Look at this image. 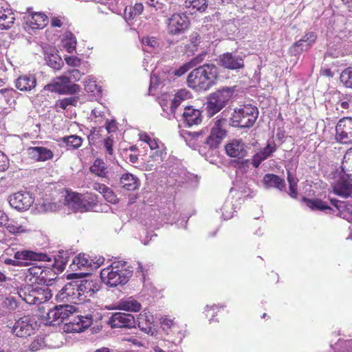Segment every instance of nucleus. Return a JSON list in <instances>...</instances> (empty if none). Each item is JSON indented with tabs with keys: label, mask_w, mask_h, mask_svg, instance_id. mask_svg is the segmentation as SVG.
Returning a JSON list of instances; mask_svg holds the SVG:
<instances>
[{
	"label": "nucleus",
	"mask_w": 352,
	"mask_h": 352,
	"mask_svg": "<svg viewBox=\"0 0 352 352\" xmlns=\"http://www.w3.org/2000/svg\"><path fill=\"white\" fill-rule=\"evenodd\" d=\"M226 153L232 157L243 158L247 154L245 146L241 140H233L226 146Z\"/></svg>",
	"instance_id": "obj_28"
},
{
	"label": "nucleus",
	"mask_w": 352,
	"mask_h": 352,
	"mask_svg": "<svg viewBox=\"0 0 352 352\" xmlns=\"http://www.w3.org/2000/svg\"><path fill=\"white\" fill-rule=\"evenodd\" d=\"M78 282L67 283L57 294L56 299L61 301H69L74 303H80L85 301L78 289Z\"/></svg>",
	"instance_id": "obj_11"
},
{
	"label": "nucleus",
	"mask_w": 352,
	"mask_h": 352,
	"mask_svg": "<svg viewBox=\"0 0 352 352\" xmlns=\"http://www.w3.org/2000/svg\"><path fill=\"white\" fill-rule=\"evenodd\" d=\"M56 307L57 309H58L59 316H60L63 322L76 311L75 307L70 305H60L56 306Z\"/></svg>",
	"instance_id": "obj_48"
},
{
	"label": "nucleus",
	"mask_w": 352,
	"mask_h": 352,
	"mask_svg": "<svg viewBox=\"0 0 352 352\" xmlns=\"http://www.w3.org/2000/svg\"><path fill=\"white\" fill-rule=\"evenodd\" d=\"M85 89L87 92L92 93L94 96H99L101 94V87L96 84L95 78L88 76L84 82Z\"/></svg>",
	"instance_id": "obj_42"
},
{
	"label": "nucleus",
	"mask_w": 352,
	"mask_h": 352,
	"mask_svg": "<svg viewBox=\"0 0 352 352\" xmlns=\"http://www.w3.org/2000/svg\"><path fill=\"white\" fill-rule=\"evenodd\" d=\"M309 48V46H307V44L305 41H302L301 39L296 42L293 46L291 47V51L294 54H300L303 51H306Z\"/></svg>",
	"instance_id": "obj_58"
},
{
	"label": "nucleus",
	"mask_w": 352,
	"mask_h": 352,
	"mask_svg": "<svg viewBox=\"0 0 352 352\" xmlns=\"http://www.w3.org/2000/svg\"><path fill=\"white\" fill-rule=\"evenodd\" d=\"M287 181L289 183V195L293 198H296L298 179L292 175L290 171L287 172Z\"/></svg>",
	"instance_id": "obj_52"
},
{
	"label": "nucleus",
	"mask_w": 352,
	"mask_h": 352,
	"mask_svg": "<svg viewBox=\"0 0 352 352\" xmlns=\"http://www.w3.org/2000/svg\"><path fill=\"white\" fill-rule=\"evenodd\" d=\"M103 257L98 258L96 261L94 259H90L89 256L85 254H79L75 256L70 265V268L72 271H77L79 270H90L98 268L104 262Z\"/></svg>",
	"instance_id": "obj_15"
},
{
	"label": "nucleus",
	"mask_w": 352,
	"mask_h": 352,
	"mask_svg": "<svg viewBox=\"0 0 352 352\" xmlns=\"http://www.w3.org/2000/svg\"><path fill=\"white\" fill-rule=\"evenodd\" d=\"M58 208V206L48 200H43L37 205V209L40 212H54Z\"/></svg>",
	"instance_id": "obj_51"
},
{
	"label": "nucleus",
	"mask_w": 352,
	"mask_h": 352,
	"mask_svg": "<svg viewBox=\"0 0 352 352\" xmlns=\"http://www.w3.org/2000/svg\"><path fill=\"white\" fill-rule=\"evenodd\" d=\"M28 153L31 159L37 162H45L54 156L53 152L44 146L30 147Z\"/></svg>",
	"instance_id": "obj_25"
},
{
	"label": "nucleus",
	"mask_w": 352,
	"mask_h": 352,
	"mask_svg": "<svg viewBox=\"0 0 352 352\" xmlns=\"http://www.w3.org/2000/svg\"><path fill=\"white\" fill-rule=\"evenodd\" d=\"M45 60L47 64L54 69H60L63 65L61 58L57 54L47 55L45 57Z\"/></svg>",
	"instance_id": "obj_49"
},
{
	"label": "nucleus",
	"mask_w": 352,
	"mask_h": 352,
	"mask_svg": "<svg viewBox=\"0 0 352 352\" xmlns=\"http://www.w3.org/2000/svg\"><path fill=\"white\" fill-rule=\"evenodd\" d=\"M52 270L48 267L41 265H32L27 270L25 278L32 283H46L45 277Z\"/></svg>",
	"instance_id": "obj_19"
},
{
	"label": "nucleus",
	"mask_w": 352,
	"mask_h": 352,
	"mask_svg": "<svg viewBox=\"0 0 352 352\" xmlns=\"http://www.w3.org/2000/svg\"><path fill=\"white\" fill-rule=\"evenodd\" d=\"M235 91V87H225L211 94L208 98V113L213 116L219 112L232 98Z\"/></svg>",
	"instance_id": "obj_6"
},
{
	"label": "nucleus",
	"mask_w": 352,
	"mask_h": 352,
	"mask_svg": "<svg viewBox=\"0 0 352 352\" xmlns=\"http://www.w3.org/2000/svg\"><path fill=\"white\" fill-rule=\"evenodd\" d=\"M198 63L196 59H193L188 63H186L182 66H180L178 69H175L173 74L178 77H180L185 74L188 71H189L191 68L196 66Z\"/></svg>",
	"instance_id": "obj_55"
},
{
	"label": "nucleus",
	"mask_w": 352,
	"mask_h": 352,
	"mask_svg": "<svg viewBox=\"0 0 352 352\" xmlns=\"http://www.w3.org/2000/svg\"><path fill=\"white\" fill-rule=\"evenodd\" d=\"M189 25L190 21L186 14L174 13L168 19V32L171 35L182 34L188 28Z\"/></svg>",
	"instance_id": "obj_9"
},
{
	"label": "nucleus",
	"mask_w": 352,
	"mask_h": 352,
	"mask_svg": "<svg viewBox=\"0 0 352 352\" xmlns=\"http://www.w3.org/2000/svg\"><path fill=\"white\" fill-rule=\"evenodd\" d=\"M75 323L77 327L74 328L72 330L76 331H82L83 329L87 328L91 324L92 317L90 315H87L85 316H81L75 320Z\"/></svg>",
	"instance_id": "obj_44"
},
{
	"label": "nucleus",
	"mask_w": 352,
	"mask_h": 352,
	"mask_svg": "<svg viewBox=\"0 0 352 352\" xmlns=\"http://www.w3.org/2000/svg\"><path fill=\"white\" fill-rule=\"evenodd\" d=\"M36 327V322L29 316H25L16 321L12 330L16 336L23 338L34 333Z\"/></svg>",
	"instance_id": "obj_16"
},
{
	"label": "nucleus",
	"mask_w": 352,
	"mask_h": 352,
	"mask_svg": "<svg viewBox=\"0 0 352 352\" xmlns=\"http://www.w3.org/2000/svg\"><path fill=\"white\" fill-rule=\"evenodd\" d=\"M343 174L333 186L334 192L343 198H348L352 195V148L344 155L342 162Z\"/></svg>",
	"instance_id": "obj_3"
},
{
	"label": "nucleus",
	"mask_w": 352,
	"mask_h": 352,
	"mask_svg": "<svg viewBox=\"0 0 352 352\" xmlns=\"http://www.w3.org/2000/svg\"><path fill=\"white\" fill-rule=\"evenodd\" d=\"M3 305L9 311H14L17 308L18 303L14 297L8 296L3 300Z\"/></svg>",
	"instance_id": "obj_63"
},
{
	"label": "nucleus",
	"mask_w": 352,
	"mask_h": 352,
	"mask_svg": "<svg viewBox=\"0 0 352 352\" xmlns=\"http://www.w3.org/2000/svg\"><path fill=\"white\" fill-rule=\"evenodd\" d=\"M138 326L142 331L148 335L154 336L157 334V331L151 322L144 324L142 322L138 321Z\"/></svg>",
	"instance_id": "obj_57"
},
{
	"label": "nucleus",
	"mask_w": 352,
	"mask_h": 352,
	"mask_svg": "<svg viewBox=\"0 0 352 352\" xmlns=\"http://www.w3.org/2000/svg\"><path fill=\"white\" fill-rule=\"evenodd\" d=\"M221 211L222 217L225 220L231 219L234 212L232 202L227 201L222 206Z\"/></svg>",
	"instance_id": "obj_56"
},
{
	"label": "nucleus",
	"mask_w": 352,
	"mask_h": 352,
	"mask_svg": "<svg viewBox=\"0 0 352 352\" xmlns=\"http://www.w3.org/2000/svg\"><path fill=\"white\" fill-rule=\"evenodd\" d=\"M83 196L76 192H67L65 195V204L75 212H80Z\"/></svg>",
	"instance_id": "obj_32"
},
{
	"label": "nucleus",
	"mask_w": 352,
	"mask_h": 352,
	"mask_svg": "<svg viewBox=\"0 0 352 352\" xmlns=\"http://www.w3.org/2000/svg\"><path fill=\"white\" fill-rule=\"evenodd\" d=\"M8 201L12 208L22 212L26 211L30 208L34 202V199L31 193L20 191L10 195Z\"/></svg>",
	"instance_id": "obj_13"
},
{
	"label": "nucleus",
	"mask_w": 352,
	"mask_h": 352,
	"mask_svg": "<svg viewBox=\"0 0 352 352\" xmlns=\"http://www.w3.org/2000/svg\"><path fill=\"white\" fill-rule=\"evenodd\" d=\"M44 89L60 94H74L80 91V87L75 83H71L70 78L61 76L46 85Z\"/></svg>",
	"instance_id": "obj_8"
},
{
	"label": "nucleus",
	"mask_w": 352,
	"mask_h": 352,
	"mask_svg": "<svg viewBox=\"0 0 352 352\" xmlns=\"http://www.w3.org/2000/svg\"><path fill=\"white\" fill-rule=\"evenodd\" d=\"M69 253L68 251L60 250L54 256L52 267L56 268L58 271L63 272L68 262Z\"/></svg>",
	"instance_id": "obj_37"
},
{
	"label": "nucleus",
	"mask_w": 352,
	"mask_h": 352,
	"mask_svg": "<svg viewBox=\"0 0 352 352\" xmlns=\"http://www.w3.org/2000/svg\"><path fill=\"white\" fill-rule=\"evenodd\" d=\"M78 289L85 301L87 297L92 296L100 289V284L97 279H85L78 283Z\"/></svg>",
	"instance_id": "obj_24"
},
{
	"label": "nucleus",
	"mask_w": 352,
	"mask_h": 352,
	"mask_svg": "<svg viewBox=\"0 0 352 352\" xmlns=\"http://www.w3.org/2000/svg\"><path fill=\"white\" fill-rule=\"evenodd\" d=\"M0 94L2 96L0 100V113H8L14 107L18 93L13 88H6L0 90Z\"/></svg>",
	"instance_id": "obj_18"
},
{
	"label": "nucleus",
	"mask_w": 352,
	"mask_h": 352,
	"mask_svg": "<svg viewBox=\"0 0 352 352\" xmlns=\"http://www.w3.org/2000/svg\"><path fill=\"white\" fill-rule=\"evenodd\" d=\"M336 349L342 348L340 352H352V340H339L335 345Z\"/></svg>",
	"instance_id": "obj_59"
},
{
	"label": "nucleus",
	"mask_w": 352,
	"mask_h": 352,
	"mask_svg": "<svg viewBox=\"0 0 352 352\" xmlns=\"http://www.w3.org/2000/svg\"><path fill=\"white\" fill-rule=\"evenodd\" d=\"M340 80L342 84L349 88H352V67L347 68L342 72Z\"/></svg>",
	"instance_id": "obj_54"
},
{
	"label": "nucleus",
	"mask_w": 352,
	"mask_h": 352,
	"mask_svg": "<svg viewBox=\"0 0 352 352\" xmlns=\"http://www.w3.org/2000/svg\"><path fill=\"white\" fill-rule=\"evenodd\" d=\"M44 339L41 337H37L30 344L29 349L32 352L40 350L44 346Z\"/></svg>",
	"instance_id": "obj_62"
},
{
	"label": "nucleus",
	"mask_w": 352,
	"mask_h": 352,
	"mask_svg": "<svg viewBox=\"0 0 352 352\" xmlns=\"http://www.w3.org/2000/svg\"><path fill=\"white\" fill-rule=\"evenodd\" d=\"M258 109L252 104H245L234 109L230 118L231 125L234 127L250 128L256 122Z\"/></svg>",
	"instance_id": "obj_4"
},
{
	"label": "nucleus",
	"mask_w": 352,
	"mask_h": 352,
	"mask_svg": "<svg viewBox=\"0 0 352 352\" xmlns=\"http://www.w3.org/2000/svg\"><path fill=\"white\" fill-rule=\"evenodd\" d=\"M47 320L50 324L53 325L59 324L63 322V320L59 316V311L58 309H57L56 306L48 311Z\"/></svg>",
	"instance_id": "obj_53"
},
{
	"label": "nucleus",
	"mask_w": 352,
	"mask_h": 352,
	"mask_svg": "<svg viewBox=\"0 0 352 352\" xmlns=\"http://www.w3.org/2000/svg\"><path fill=\"white\" fill-rule=\"evenodd\" d=\"M160 324L162 331L167 335L170 334V331L177 330V336L176 338H172L170 342L175 346L180 344L186 336L185 327L180 326L173 319L168 316H164L160 318Z\"/></svg>",
	"instance_id": "obj_12"
},
{
	"label": "nucleus",
	"mask_w": 352,
	"mask_h": 352,
	"mask_svg": "<svg viewBox=\"0 0 352 352\" xmlns=\"http://www.w3.org/2000/svg\"><path fill=\"white\" fill-rule=\"evenodd\" d=\"M78 97H69L58 100L56 102V107L63 110L66 109L69 106H76L78 102Z\"/></svg>",
	"instance_id": "obj_50"
},
{
	"label": "nucleus",
	"mask_w": 352,
	"mask_h": 352,
	"mask_svg": "<svg viewBox=\"0 0 352 352\" xmlns=\"http://www.w3.org/2000/svg\"><path fill=\"white\" fill-rule=\"evenodd\" d=\"M317 38L316 34L313 32H309L306 33L301 40L302 41H305V43L307 44V46H309V47L315 43L316 40Z\"/></svg>",
	"instance_id": "obj_64"
},
{
	"label": "nucleus",
	"mask_w": 352,
	"mask_h": 352,
	"mask_svg": "<svg viewBox=\"0 0 352 352\" xmlns=\"http://www.w3.org/2000/svg\"><path fill=\"white\" fill-rule=\"evenodd\" d=\"M142 43L144 50L149 53L156 54L162 50V42L155 36H144L142 39Z\"/></svg>",
	"instance_id": "obj_31"
},
{
	"label": "nucleus",
	"mask_w": 352,
	"mask_h": 352,
	"mask_svg": "<svg viewBox=\"0 0 352 352\" xmlns=\"http://www.w3.org/2000/svg\"><path fill=\"white\" fill-rule=\"evenodd\" d=\"M164 82L161 80V78L158 75L155 74H151L149 87L150 92H151L153 89H155L161 85L164 86Z\"/></svg>",
	"instance_id": "obj_61"
},
{
	"label": "nucleus",
	"mask_w": 352,
	"mask_h": 352,
	"mask_svg": "<svg viewBox=\"0 0 352 352\" xmlns=\"http://www.w3.org/2000/svg\"><path fill=\"white\" fill-rule=\"evenodd\" d=\"M90 171L100 177H106L108 173L107 167L103 160L96 159L90 167Z\"/></svg>",
	"instance_id": "obj_40"
},
{
	"label": "nucleus",
	"mask_w": 352,
	"mask_h": 352,
	"mask_svg": "<svg viewBox=\"0 0 352 352\" xmlns=\"http://www.w3.org/2000/svg\"><path fill=\"white\" fill-rule=\"evenodd\" d=\"M140 140L146 142L152 151H155L157 148H161L160 146V141L154 138L146 133H140L139 134Z\"/></svg>",
	"instance_id": "obj_47"
},
{
	"label": "nucleus",
	"mask_w": 352,
	"mask_h": 352,
	"mask_svg": "<svg viewBox=\"0 0 352 352\" xmlns=\"http://www.w3.org/2000/svg\"><path fill=\"white\" fill-rule=\"evenodd\" d=\"M25 20L26 24L32 30L42 29L48 23L47 16L42 12H35L28 15Z\"/></svg>",
	"instance_id": "obj_27"
},
{
	"label": "nucleus",
	"mask_w": 352,
	"mask_h": 352,
	"mask_svg": "<svg viewBox=\"0 0 352 352\" xmlns=\"http://www.w3.org/2000/svg\"><path fill=\"white\" fill-rule=\"evenodd\" d=\"M336 139L341 144H352V118L340 119L336 126Z\"/></svg>",
	"instance_id": "obj_14"
},
{
	"label": "nucleus",
	"mask_w": 352,
	"mask_h": 352,
	"mask_svg": "<svg viewBox=\"0 0 352 352\" xmlns=\"http://www.w3.org/2000/svg\"><path fill=\"white\" fill-rule=\"evenodd\" d=\"M19 296L30 305L41 304L49 300L52 296V291L47 287H39L27 284L21 287Z\"/></svg>",
	"instance_id": "obj_5"
},
{
	"label": "nucleus",
	"mask_w": 352,
	"mask_h": 352,
	"mask_svg": "<svg viewBox=\"0 0 352 352\" xmlns=\"http://www.w3.org/2000/svg\"><path fill=\"white\" fill-rule=\"evenodd\" d=\"M109 322L111 327L114 328H131L135 327L136 324L133 315L121 312L113 314L110 318Z\"/></svg>",
	"instance_id": "obj_20"
},
{
	"label": "nucleus",
	"mask_w": 352,
	"mask_h": 352,
	"mask_svg": "<svg viewBox=\"0 0 352 352\" xmlns=\"http://www.w3.org/2000/svg\"><path fill=\"white\" fill-rule=\"evenodd\" d=\"M97 199L96 196L92 195H85L82 199V205L80 206V212H86L93 209L96 204Z\"/></svg>",
	"instance_id": "obj_43"
},
{
	"label": "nucleus",
	"mask_w": 352,
	"mask_h": 352,
	"mask_svg": "<svg viewBox=\"0 0 352 352\" xmlns=\"http://www.w3.org/2000/svg\"><path fill=\"white\" fill-rule=\"evenodd\" d=\"M76 38L72 32H67L63 34L62 45L67 52L73 53L76 50Z\"/></svg>",
	"instance_id": "obj_39"
},
{
	"label": "nucleus",
	"mask_w": 352,
	"mask_h": 352,
	"mask_svg": "<svg viewBox=\"0 0 352 352\" xmlns=\"http://www.w3.org/2000/svg\"><path fill=\"white\" fill-rule=\"evenodd\" d=\"M226 120L221 118L214 122L209 135L208 134V130H206V146L208 147V149H214L219 146L226 136Z\"/></svg>",
	"instance_id": "obj_7"
},
{
	"label": "nucleus",
	"mask_w": 352,
	"mask_h": 352,
	"mask_svg": "<svg viewBox=\"0 0 352 352\" xmlns=\"http://www.w3.org/2000/svg\"><path fill=\"white\" fill-rule=\"evenodd\" d=\"M263 183L266 188H276L280 190L285 189V184L283 179L274 174H267L263 178Z\"/></svg>",
	"instance_id": "obj_34"
},
{
	"label": "nucleus",
	"mask_w": 352,
	"mask_h": 352,
	"mask_svg": "<svg viewBox=\"0 0 352 352\" xmlns=\"http://www.w3.org/2000/svg\"><path fill=\"white\" fill-rule=\"evenodd\" d=\"M14 14L10 10H4L0 14V28L2 30L10 28L14 23Z\"/></svg>",
	"instance_id": "obj_41"
},
{
	"label": "nucleus",
	"mask_w": 352,
	"mask_h": 352,
	"mask_svg": "<svg viewBox=\"0 0 352 352\" xmlns=\"http://www.w3.org/2000/svg\"><path fill=\"white\" fill-rule=\"evenodd\" d=\"M186 8L199 12H204L208 7L207 0H186L185 1Z\"/></svg>",
	"instance_id": "obj_46"
},
{
	"label": "nucleus",
	"mask_w": 352,
	"mask_h": 352,
	"mask_svg": "<svg viewBox=\"0 0 352 352\" xmlns=\"http://www.w3.org/2000/svg\"><path fill=\"white\" fill-rule=\"evenodd\" d=\"M120 184L123 188L128 190H135L138 186V178L131 173H124L120 177Z\"/></svg>",
	"instance_id": "obj_38"
},
{
	"label": "nucleus",
	"mask_w": 352,
	"mask_h": 352,
	"mask_svg": "<svg viewBox=\"0 0 352 352\" xmlns=\"http://www.w3.org/2000/svg\"><path fill=\"white\" fill-rule=\"evenodd\" d=\"M118 308L127 311L136 312L140 310L141 305L132 297H129L120 300L118 302Z\"/></svg>",
	"instance_id": "obj_35"
},
{
	"label": "nucleus",
	"mask_w": 352,
	"mask_h": 352,
	"mask_svg": "<svg viewBox=\"0 0 352 352\" xmlns=\"http://www.w3.org/2000/svg\"><path fill=\"white\" fill-rule=\"evenodd\" d=\"M133 271L124 261H116L100 272L102 280L109 287L124 285L132 276Z\"/></svg>",
	"instance_id": "obj_2"
},
{
	"label": "nucleus",
	"mask_w": 352,
	"mask_h": 352,
	"mask_svg": "<svg viewBox=\"0 0 352 352\" xmlns=\"http://www.w3.org/2000/svg\"><path fill=\"white\" fill-rule=\"evenodd\" d=\"M36 79L32 74L20 76L15 80V87L21 91H30L36 87Z\"/></svg>",
	"instance_id": "obj_29"
},
{
	"label": "nucleus",
	"mask_w": 352,
	"mask_h": 352,
	"mask_svg": "<svg viewBox=\"0 0 352 352\" xmlns=\"http://www.w3.org/2000/svg\"><path fill=\"white\" fill-rule=\"evenodd\" d=\"M218 76L219 70L215 65L204 64L188 75L187 84L197 91H205L215 85Z\"/></svg>",
	"instance_id": "obj_1"
},
{
	"label": "nucleus",
	"mask_w": 352,
	"mask_h": 352,
	"mask_svg": "<svg viewBox=\"0 0 352 352\" xmlns=\"http://www.w3.org/2000/svg\"><path fill=\"white\" fill-rule=\"evenodd\" d=\"M302 200L306 206L312 210H320L326 213H329L333 210L327 202L320 199H307L304 197Z\"/></svg>",
	"instance_id": "obj_33"
},
{
	"label": "nucleus",
	"mask_w": 352,
	"mask_h": 352,
	"mask_svg": "<svg viewBox=\"0 0 352 352\" xmlns=\"http://www.w3.org/2000/svg\"><path fill=\"white\" fill-rule=\"evenodd\" d=\"M219 63L224 68L232 70L239 69L244 67L243 58L230 52L222 54L219 58Z\"/></svg>",
	"instance_id": "obj_21"
},
{
	"label": "nucleus",
	"mask_w": 352,
	"mask_h": 352,
	"mask_svg": "<svg viewBox=\"0 0 352 352\" xmlns=\"http://www.w3.org/2000/svg\"><path fill=\"white\" fill-rule=\"evenodd\" d=\"M6 230L13 234H21L27 231L26 226L16 219H10L8 217V221L3 225Z\"/></svg>",
	"instance_id": "obj_36"
},
{
	"label": "nucleus",
	"mask_w": 352,
	"mask_h": 352,
	"mask_svg": "<svg viewBox=\"0 0 352 352\" xmlns=\"http://www.w3.org/2000/svg\"><path fill=\"white\" fill-rule=\"evenodd\" d=\"M331 101L336 106L337 111L344 112L352 105V94H343L334 91L331 94Z\"/></svg>",
	"instance_id": "obj_22"
},
{
	"label": "nucleus",
	"mask_w": 352,
	"mask_h": 352,
	"mask_svg": "<svg viewBox=\"0 0 352 352\" xmlns=\"http://www.w3.org/2000/svg\"><path fill=\"white\" fill-rule=\"evenodd\" d=\"M14 258L21 261H48L51 262V258L45 254L36 253L29 250L17 251L14 254Z\"/></svg>",
	"instance_id": "obj_26"
},
{
	"label": "nucleus",
	"mask_w": 352,
	"mask_h": 352,
	"mask_svg": "<svg viewBox=\"0 0 352 352\" xmlns=\"http://www.w3.org/2000/svg\"><path fill=\"white\" fill-rule=\"evenodd\" d=\"M182 120L188 126L198 125L202 121L201 111L193 106H186L182 113Z\"/></svg>",
	"instance_id": "obj_23"
},
{
	"label": "nucleus",
	"mask_w": 352,
	"mask_h": 352,
	"mask_svg": "<svg viewBox=\"0 0 352 352\" xmlns=\"http://www.w3.org/2000/svg\"><path fill=\"white\" fill-rule=\"evenodd\" d=\"M191 97V94L185 89L179 90L175 95L173 98L168 94L162 95L160 98V104L162 107L167 106V101L170 102V108L171 113H175L176 109L180 105L183 100H187Z\"/></svg>",
	"instance_id": "obj_17"
},
{
	"label": "nucleus",
	"mask_w": 352,
	"mask_h": 352,
	"mask_svg": "<svg viewBox=\"0 0 352 352\" xmlns=\"http://www.w3.org/2000/svg\"><path fill=\"white\" fill-rule=\"evenodd\" d=\"M276 150V146L274 142H268L267 146L261 151L256 153L252 158V164L255 168L259 166L261 163L270 157Z\"/></svg>",
	"instance_id": "obj_30"
},
{
	"label": "nucleus",
	"mask_w": 352,
	"mask_h": 352,
	"mask_svg": "<svg viewBox=\"0 0 352 352\" xmlns=\"http://www.w3.org/2000/svg\"><path fill=\"white\" fill-rule=\"evenodd\" d=\"M186 144L204 155L208 147L206 146V132L203 129L199 132H185L183 134Z\"/></svg>",
	"instance_id": "obj_10"
},
{
	"label": "nucleus",
	"mask_w": 352,
	"mask_h": 352,
	"mask_svg": "<svg viewBox=\"0 0 352 352\" xmlns=\"http://www.w3.org/2000/svg\"><path fill=\"white\" fill-rule=\"evenodd\" d=\"M166 153L164 152V149L162 147L155 149V151L151 155V157L153 159L157 164H160L163 162Z\"/></svg>",
	"instance_id": "obj_60"
},
{
	"label": "nucleus",
	"mask_w": 352,
	"mask_h": 352,
	"mask_svg": "<svg viewBox=\"0 0 352 352\" xmlns=\"http://www.w3.org/2000/svg\"><path fill=\"white\" fill-rule=\"evenodd\" d=\"M62 140L67 147L72 149L78 148L82 142V139L76 135L64 137L62 138Z\"/></svg>",
	"instance_id": "obj_45"
}]
</instances>
